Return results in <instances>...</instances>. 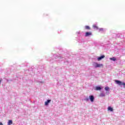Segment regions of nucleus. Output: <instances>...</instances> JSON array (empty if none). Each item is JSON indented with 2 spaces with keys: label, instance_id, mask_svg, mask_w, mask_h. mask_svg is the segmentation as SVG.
Instances as JSON below:
<instances>
[{
  "label": "nucleus",
  "instance_id": "dca6fc26",
  "mask_svg": "<svg viewBox=\"0 0 125 125\" xmlns=\"http://www.w3.org/2000/svg\"><path fill=\"white\" fill-rule=\"evenodd\" d=\"M93 27L94 29H97V30H98V27L96 25H93Z\"/></svg>",
  "mask_w": 125,
  "mask_h": 125
},
{
  "label": "nucleus",
  "instance_id": "aec40b11",
  "mask_svg": "<svg viewBox=\"0 0 125 125\" xmlns=\"http://www.w3.org/2000/svg\"><path fill=\"white\" fill-rule=\"evenodd\" d=\"M1 83V81L0 80V83Z\"/></svg>",
  "mask_w": 125,
  "mask_h": 125
},
{
  "label": "nucleus",
  "instance_id": "2eb2a0df",
  "mask_svg": "<svg viewBox=\"0 0 125 125\" xmlns=\"http://www.w3.org/2000/svg\"><path fill=\"white\" fill-rule=\"evenodd\" d=\"M84 101H86L87 102L89 101V98H86L84 99Z\"/></svg>",
  "mask_w": 125,
  "mask_h": 125
},
{
  "label": "nucleus",
  "instance_id": "4468645a",
  "mask_svg": "<svg viewBox=\"0 0 125 125\" xmlns=\"http://www.w3.org/2000/svg\"><path fill=\"white\" fill-rule=\"evenodd\" d=\"M85 28L86 29V30H90V27H89V26H85Z\"/></svg>",
  "mask_w": 125,
  "mask_h": 125
},
{
  "label": "nucleus",
  "instance_id": "6e6552de",
  "mask_svg": "<svg viewBox=\"0 0 125 125\" xmlns=\"http://www.w3.org/2000/svg\"><path fill=\"white\" fill-rule=\"evenodd\" d=\"M101 89H102V88L101 87V86H96L95 88V90H101Z\"/></svg>",
  "mask_w": 125,
  "mask_h": 125
},
{
  "label": "nucleus",
  "instance_id": "f03ea898",
  "mask_svg": "<svg viewBox=\"0 0 125 125\" xmlns=\"http://www.w3.org/2000/svg\"><path fill=\"white\" fill-rule=\"evenodd\" d=\"M89 98L91 102H93L94 101V96L93 95H90L89 96Z\"/></svg>",
  "mask_w": 125,
  "mask_h": 125
},
{
  "label": "nucleus",
  "instance_id": "f257e3e1",
  "mask_svg": "<svg viewBox=\"0 0 125 125\" xmlns=\"http://www.w3.org/2000/svg\"><path fill=\"white\" fill-rule=\"evenodd\" d=\"M115 83L118 85H123V87H125V82H122L120 80H115Z\"/></svg>",
  "mask_w": 125,
  "mask_h": 125
},
{
  "label": "nucleus",
  "instance_id": "6ab92c4d",
  "mask_svg": "<svg viewBox=\"0 0 125 125\" xmlns=\"http://www.w3.org/2000/svg\"><path fill=\"white\" fill-rule=\"evenodd\" d=\"M78 34H80V32H78Z\"/></svg>",
  "mask_w": 125,
  "mask_h": 125
},
{
  "label": "nucleus",
  "instance_id": "f8f14e48",
  "mask_svg": "<svg viewBox=\"0 0 125 125\" xmlns=\"http://www.w3.org/2000/svg\"><path fill=\"white\" fill-rule=\"evenodd\" d=\"M108 111H110V112H113V108H112L111 106H109L108 107Z\"/></svg>",
  "mask_w": 125,
  "mask_h": 125
},
{
  "label": "nucleus",
  "instance_id": "f3484780",
  "mask_svg": "<svg viewBox=\"0 0 125 125\" xmlns=\"http://www.w3.org/2000/svg\"><path fill=\"white\" fill-rule=\"evenodd\" d=\"M99 31H103V28H100Z\"/></svg>",
  "mask_w": 125,
  "mask_h": 125
},
{
  "label": "nucleus",
  "instance_id": "a211bd4d",
  "mask_svg": "<svg viewBox=\"0 0 125 125\" xmlns=\"http://www.w3.org/2000/svg\"><path fill=\"white\" fill-rule=\"evenodd\" d=\"M0 125H3V124H2V123L0 122Z\"/></svg>",
  "mask_w": 125,
  "mask_h": 125
},
{
  "label": "nucleus",
  "instance_id": "7ed1b4c3",
  "mask_svg": "<svg viewBox=\"0 0 125 125\" xmlns=\"http://www.w3.org/2000/svg\"><path fill=\"white\" fill-rule=\"evenodd\" d=\"M92 36V33L90 32H87L85 33V37H89Z\"/></svg>",
  "mask_w": 125,
  "mask_h": 125
},
{
  "label": "nucleus",
  "instance_id": "412c9836",
  "mask_svg": "<svg viewBox=\"0 0 125 125\" xmlns=\"http://www.w3.org/2000/svg\"><path fill=\"white\" fill-rule=\"evenodd\" d=\"M40 83H42V82H41Z\"/></svg>",
  "mask_w": 125,
  "mask_h": 125
},
{
  "label": "nucleus",
  "instance_id": "1a4fd4ad",
  "mask_svg": "<svg viewBox=\"0 0 125 125\" xmlns=\"http://www.w3.org/2000/svg\"><path fill=\"white\" fill-rule=\"evenodd\" d=\"M12 124H13V122L12 121V120H9L8 122V125H12Z\"/></svg>",
  "mask_w": 125,
  "mask_h": 125
},
{
  "label": "nucleus",
  "instance_id": "39448f33",
  "mask_svg": "<svg viewBox=\"0 0 125 125\" xmlns=\"http://www.w3.org/2000/svg\"><path fill=\"white\" fill-rule=\"evenodd\" d=\"M51 102V100H47L45 102V106H48V104Z\"/></svg>",
  "mask_w": 125,
  "mask_h": 125
},
{
  "label": "nucleus",
  "instance_id": "20e7f679",
  "mask_svg": "<svg viewBox=\"0 0 125 125\" xmlns=\"http://www.w3.org/2000/svg\"><path fill=\"white\" fill-rule=\"evenodd\" d=\"M95 64V68H100V67H102V66H103V64H98L97 62H96Z\"/></svg>",
  "mask_w": 125,
  "mask_h": 125
},
{
  "label": "nucleus",
  "instance_id": "0eeeda50",
  "mask_svg": "<svg viewBox=\"0 0 125 125\" xmlns=\"http://www.w3.org/2000/svg\"><path fill=\"white\" fill-rule=\"evenodd\" d=\"M104 58H105V56L104 55H102L100 57H99L98 58V61H100V60H102Z\"/></svg>",
  "mask_w": 125,
  "mask_h": 125
},
{
  "label": "nucleus",
  "instance_id": "9d476101",
  "mask_svg": "<svg viewBox=\"0 0 125 125\" xmlns=\"http://www.w3.org/2000/svg\"><path fill=\"white\" fill-rule=\"evenodd\" d=\"M55 58H56V59H58V60H61V59H63V57H62L61 56H57Z\"/></svg>",
  "mask_w": 125,
  "mask_h": 125
},
{
  "label": "nucleus",
  "instance_id": "ddd939ff",
  "mask_svg": "<svg viewBox=\"0 0 125 125\" xmlns=\"http://www.w3.org/2000/svg\"><path fill=\"white\" fill-rule=\"evenodd\" d=\"M110 60H111L112 61H116V58L115 57L110 58Z\"/></svg>",
  "mask_w": 125,
  "mask_h": 125
},
{
  "label": "nucleus",
  "instance_id": "423d86ee",
  "mask_svg": "<svg viewBox=\"0 0 125 125\" xmlns=\"http://www.w3.org/2000/svg\"><path fill=\"white\" fill-rule=\"evenodd\" d=\"M105 90H106L107 94H109L110 93L109 91H110V88L108 86H106L104 88Z\"/></svg>",
  "mask_w": 125,
  "mask_h": 125
},
{
  "label": "nucleus",
  "instance_id": "9b49d317",
  "mask_svg": "<svg viewBox=\"0 0 125 125\" xmlns=\"http://www.w3.org/2000/svg\"><path fill=\"white\" fill-rule=\"evenodd\" d=\"M105 97V93H101L100 94V97Z\"/></svg>",
  "mask_w": 125,
  "mask_h": 125
}]
</instances>
